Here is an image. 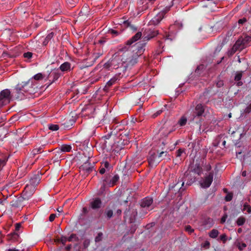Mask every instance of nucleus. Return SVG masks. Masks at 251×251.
Returning <instances> with one entry per match:
<instances>
[{
    "mask_svg": "<svg viewBox=\"0 0 251 251\" xmlns=\"http://www.w3.org/2000/svg\"><path fill=\"white\" fill-rule=\"evenodd\" d=\"M93 168L94 164L89 162L88 160L80 167L82 171H85L88 174L92 171Z\"/></svg>",
    "mask_w": 251,
    "mask_h": 251,
    "instance_id": "nucleus-16",
    "label": "nucleus"
},
{
    "mask_svg": "<svg viewBox=\"0 0 251 251\" xmlns=\"http://www.w3.org/2000/svg\"><path fill=\"white\" fill-rule=\"evenodd\" d=\"M157 44H158V47H157V49L156 50V53L157 54H159L162 52L161 49L163 48V47L162 46V43L161 41H158L157 42Z\"/></svg>",
    "mask_w": 251,
    "mask_h": 251,
    "instance_id": "nucleus-39",
    "label": "nucleus"
},
{
    "mask_svg": "<svg viewBox=\"0 0 251 251\" xmlns=\"http://www.w3.org/2000/svg\"><path fill=\"white\" fill-rule=\"evenodd\" d=\"M187 123V118L185 116H182L180 118V119L178 121V124L180 126H184Z\"/></svg>",
    "mask_w": 251,
    "mask_h": 251,
    "instance_id": "nucleus-32",
    "label": "nucleus"
},
{
    "mask_svg": "<svg viewBox=\"0 0 251 251\" xmlns=\"http://www.w3.org/2000/svg\"><path fill=\"white\" fill-rule=\"evenodd\" d=\"M58 153L62 152H70L72 150V146L70 145L63 144L58 149Z\"/></svg>",
    "mask_w": 251,
    "mask_h": 251,
    "instance_id": "nucleus-25",
    "label": "nucleus"
},
{
    "mask_svg": "<svg viewBox=\"0 0 251 251\" xmlns=\"http://www.w3.org/2000/svg\"><path fill=\"white\" fill-rule=\"evenodd\" d=\"M247 21V19L246 18H243L242 19H239L238 20V24L241 25H243Z\"/></svg>",
    "mask_w": 251,
    "mask_h": 251,
    "instance_id": "nucleus-56",
    "label": "nucleus"
},
{
    "mask_svg": "<svg viewBox=\"0 0 251 251\" xmlns=\"http://www.w3.org/2000/svg\"><path fill=\"white\" fill-rule=\"evenodd\" d=\"M41 180V175L38 173L34 175L29 180L28 183H27L24 187V188H34L37 186L39 184Z\"/></svg>",
    "mask_w": 251,
    "mask_h": 251,
    "instance_id": "nucleus-9",
    "label": "nucleus"
},
{
    "mask_svg": "<svg viewBox=\"0 0 251 251\" xmlns=\"http://www.w3.org/2000/svg\"><path fill=\"white\" fill-rule=\"evenodd\" d=\"M22 87V86H21V84L18 83L12 92L13 97H15L17 99L22 100L25 96V92H23Z\"/></svg>",
    "mask_w": 251,
    "mask_h": 251,
    "instance_id": "nucleus-8",
    "label": "nucleus"
},
{
    "mask_svg": "<svg viewBox=\"0 0 251 251\" xmlns=\"http://www.w3.org/2000/svg\"><path fill=\"white\" fill-rule=\"evenodd\" d=\"M60 76V73L58 70H54L51 71L48 75V79L51 81L50 84L57 80Z\"/></svg>",
    "mask_w": 251,
    "mask_h": 251,
    "instance_id": "nucleus-15",
    "label": "nucleus"
},
{
    "mask_svg": "<svg viewBox=\"0 0 251 251\" xmlns=\"http://www.w3.org/2000/svg\"><path fill=\"white\" fill-rule=\"evenodd\" d=\"M60 70L62 72H69L71 70V64L68 62H65L59 67Z\"/></svg>",
    "mask_w": 251,
    "mask_h": 251,
    "instance_id": "nucleus-23",
    "label": "nucleus"
},
{
    "mask_svg": "<svg viewBox=\"0 0 251 251\" xmlns=\"http://www.w3.org/2000/svg\"><path fill=\"white\" fill-rule=\"evenodd\" d=\"M31 193H28L27 191V189H24L21 195L22 197V199H28L31 196Z\"/></svg>",
    "mask_w": 251,
    "mask_h": 251,
    "instance_id": "nucleus-29",
    "label": "nucleus"
},
{
    "mask_svg": "<svg viewBox=\"0 0 251 251\" xmlns=\"http://www.w3.org/2000/svg\"><path fill=\"white\" fill-rule=\"evenodd\" d=\"M227 216L226 215H224L222 218H221V223H224L225 222L226 219L227 218Z\"/></svg>",
    "mask_w": 251,
    "mask_h": 251,
    "instance_id": "nucleus-63",
    "label": "nucleus"
},
{
    "mask_svg": "<svg viewBox=\"0 0 251 251\" xmlns=\"http://www.w3.org/2000/svg\"><path fill=\"white\" fill-rule=\"evenodd\" d=\"M142 36V32L138 31L126 41L125 46L123 48L122 50L124 52L121 56L123 62L126 64L125 67L132 66L136 64L139 56L145 51V43L137 42L132 45L141 39Z\"/></svg>",
    "mask_w": 251,
    "mask_h": 251,
    "instance_id": "nucleus-1",
    "label": "nucleus"
},
{
    "mask_svg": "<svg viewBox=\"0 0 251 251\" xmlns=\"http://www.w3.org/2000/svg\"><path fill=\"white\" fill-rule=\"evenodd\" d=\"M102 236H103V234L102 232L98 233V235L95 237V242H99L101 241V240L102 239Z\"/></svg>",
    "mask_w": 251,
    "mask_h": 251,
    "instance_id": "nucleus-43",
    "label": "nucleus"
},
{
    "mask_svg": "<svg viewBox=\"0 0 251 251\" xmlns=\"http://www.w3.org/2000/svg\"><path fill=\"white\" fill-rule=\"evenodd\" d=\"M185 229V230L189 233H191L194 231V229L190 226H186Z\"/></svg>",
    "mask_w": 251,
    "mask_h": 251,
    "instance_id": "nucleus-52",
    "label": "nucleus"
},
{
    "mask_svg": "<svg viewBox=\"0 0 251 251\" xmlns=\"http://www.w3.org/2000/svg\"><path fill=\"white\" fill-rule=\"evenodd\" d=\"M251 112V103H250L245 109V112L249 113Z\"/></svg>",
    "mask_w": 251,
    "mask_h": 251,
    "instance_id": "nucleus-59",
    "label": "nucleus"
},
{
    "mask_svg": "<svg viewBox=\"0 0 251 251\" xmlns=\"http://www.w3.org/2000/svg\"><path fill=\"white\" fill-rule=\"evenodd\" d=\"M113 211L112 210H108L105 212V214L108 219L111 218L113 216Z\"/></svg>",
    "mask_w": 251,
    "mask_h": 251,
    "instance_id": "nucleus-47",
    "label": "nucleus"
},
{
    "mask_svg": "<svg viewBox=\"0 0 251 251\" xmlns=\"http://www.w3.org/2000/svg\"><path fill=\"white\" fill-rule=\"evenodd\" d=\"M23 56L25 58L30 59L32 56V53L31 52H27L24 53Z\"/></svg>",
    "mask_w": 251,
    "mask_h": 251,
    "instance_id": "nucleus-48",
    "label": "nucleus"
},
{
    "mask_svg": "<svg viewBox=\"0 0 251 251\" xmlns=\"http://www.w3.org/2000/svg\"><path fill=\"white\" fill-rule=\"evenodd\" d=\"M21 227V224L20 223H17L15 225V230L18 231Z\"/></svg>",
    "mask_w": 251,
    "mask_h": 251,
    "instance_id": "nucleus-64",
    "label": "nucleus"
},
{
    "mask_svg": "<svg viewBox=\"0 0 251 251\" xmlns=\"http://www.w3.org/2000/svg\"><path fill=\"white\" fill-rule=\"evenodd\" d=\"M158 34V31L155 29H146L144 33V35L142 37V41L139 42L145 43V45L147 42L155 37Z\"/></svg>",
    "mask_w": 251,
    "mask_h": 251,
    "instance_id": "nucleus-6",
    "label": "nucleus"
},
{
    "mask_svg": "<svg viewBox=\"0 0 251 251\" xmlns=\"http://www.w3.org/2000/svg\"><path fill=\"white\" fill-rule=\"evenodd\" d=\"M244 210H247V211L250 213L251 212V207L250 205L247 204H245L244 205Z\"/></svg>",
    "mask_w": 251,
    "mask_h": 251,
    "instance_id": "nucleus-49",
    "label": "nucleus"
},
{
    "mask_svg": "<svg viewBox=\"0 0 251 251\" xmlns=\"http://www.w3.org/2000/svg\"><path fill=\"white\" fill-rule=\"evenodd\" d=\"M124 64L123 62V58L121 55L114 54L112 57L104 64V67L106 69H118L121 64L123 65Z\"/></svg>",
    "mask_w": 251,
    "mask_h": 251,
    "instance_id": "nucleus-3",
    "label": "nucleus"
},
{
    "mask_svg": "<svg viewBox=\"0 0 251 251\" xmlns=\"http://www.w3.org/2000/svg\"><path fill=\"white\" fill-rule=\"evenodd\" d=\"M7 161V158H6L5 157H3L1 158H0V171L5 165Z\"/></svg>",
    "mask_w": 251,
    "mask_h": 251,
    "instance_id": "nucleus-36",
    "label": "nucleus"
},
{
    "mask_svg": "<svg viewBox=\"0 0 251 251\" xmlns=\"http://www.w3.org/2000/svg\"><path fill=\"white\" fill-rule=\"evenodd\" d=\"M89 10L87 5L83 6L80 11L79 15V16H87L89 15Z\"/></svg>",
    "mask_w": 251,
    "mask_h": 251,
    "instance_id": "nucleus-27",
    "label": "nucleus"
},
{
    "mask_svg": "<svg viewBox=\"0 0 251 251\" xmlns=\"http://www.w3.org/2000/svg\"><path fill=\"white\" fill-rule=\"evenodd\" d=\"M107 171L101 165L100 167L99 172L101 175L104 174Z\"/></svg>",
    "mask_w": 251,
    "mask_h": 251,
    "instance_id": "nucleus-58",
    "label": "nucleus"
},
{
    "mask_svg": "<svg viewBox=\"0 0 251 251\" xmlns=\"http://www.w3.org/2000/svg\"><path fill=\"white\" fill-rule=\"evenodd\" d=\"M167 154V151H161L158 155V157L160 159V161L162 160L163 157L166 156Z\"/></svg>",
    "mask_w": 251,
    "mask_h": 251,
    "instance_id": "nucleus-44",
    "label": "nucleus"
},
{
    "mask_svg": "<svg viewBox=\"0 0 251 251\" xmlns=\"http://www.w3.org/2000/svg\"><path fill=\"white\" fill-rule=\"evenodd\" d=\"M204 107L201 104H198L195 108L192 111L189 120L192 124L197 125L201 127L202 122L203 121L204 115Z\"/></svg>",
    "mask_w": 251,
    "mask_h": 251,
    "instance_id": "nucleus-2",
    "label": "nucleus"
},
{
    "mask_svg": "<svg viewBox=\"0 0 251 251\" xmlns=\"http://www.w3.org/2000/svg\"><path fill=\"white\" fill-rule=\"evenodd\" d=\"M219 52H220V49L219 48V46H218L214 52L213 57H216L217 56H218L219 55Z\"/></svg>",
    "mask_w": 251,
    "mask_h": 251,
    "instance_id": "nucleus-54",
    "label": "nucleus"
},
{
    "mask_svg": "<svg viewBox=\"0 0 251 251\" xmlns=\"http://www.w3.org/2000/svg\"><path fill=\"white\" fill-rule=\"evenodd\" d=\"M237 247L240 251H242L244 248L247 247V245L244 243H242L241 244L238 243L237 244Z\"/></svg>",
    "mask_w": 251,
    "mask_h": 251,
    "instance_id": "nucleus-46",
    "label": "nucleus"
},
{
    "mask_svg": "<svg viewBox=\"0 0 251 251\" xmlns=\"http://www.w3.org/2000/svg\"><path fill=\"white\" fill-rule=\"evenodd\" d=\"M241 40H242V43L245 48L250 46V43L251 41V36H241L240 37Z\"/></svg>",
    "mask_w": 251,
    "mask_h": 251,
    "instance_id": "nucleus-22",
    "label": "nucleus"
},
{
    "mask_svg": "<svg viewBox=\"0 0 251 251\" xmlns=\"http://www.w3.org/2000/svg\"><path fill=\"white\" fill-rule=\"evenodd\" d=\"M242 42V40H241L240 38H239L232 47V50L234 52L238 50H242L245 49Z\"/></svg>",
    "mask_w": 251,
    "mask_h": 251,
    "instance_id": "nucleus-19",
    "label": "nucleus"
},
{
    "mask_svg": "<svg viewBox=\"0 0 251 251\" xmlns=\"http://www.w3.org/2000/svg\"><path fill=\"white\" fill-rule=\"evenodd\" d=\"M243 72L241 71V72H238L236 73V74L235 76V77H234V80L236 81H239L241 79V78H242V75H243Z\"/></svg>",
    "mask_w": 251,
    "mask_h": 251,
    "instance_id": "nucleus-38",
    "label": "nucleus"
},
{
    "mask_svg": "<svg viewBox=\"0 0 251 251\" xmlns=\"http://www.w3.org/2000/svg\"><path fill=\"white\" fill-rule=\"evenodd\" d=\"M78 240V237L75 234H72L68 238V241L69 242H74L77 241Z\"/></svg>",
    "mask_w": 251,
    "mask_h": 251,
    "instance_id": "nucleus-35",
    "label": "nucleus"
},
{
    "mask_svg": "<svg viewBox=\"0 0 251 251\" xmlns=\"http://www.w3.org/2000/svg\"><path fill=\"white\" fill-rule=\"evenodd\" d=\"M121 174H122V176L121 177L122 183H126L128 180V176L127 174H123L122 173Z\"/></svg>",
    "mask_w": 251,
    "mask_h": 251,
    "instance_id": "nucleus-40",
    "label": "nucleus"
},
{
    "mask_svg": "<svg viewBox=\"0 0 251 251\" xmlns=\"http://www.w3.org/2000/svg\"><path fill=\"white\" fill-rule=\"evenodd\" d=\"M148 160L150 166L151 167L156 166L160 162V159L158 157V155L155 152L151 151L150 152Z\"/></svg>",
    "mask_w": 251,
    "mask_h": 251,
    "instance_id": "nucleus-12",
    "label": "nucleus"
},
{
    "mask_svg": "<svg viewBox=\"0 0 251 251\" xmlns=\"http://www.w3.org/2000/svg\"><path fill=\"white\" fill-rule=\"evenodd\" d=\"M59 126L57 125L51 124L49 125V129L52 131H57L59 129Z\"/></svg>",
    "mask_w": 251,
    "mask_h": 251,
    "instance_id": "nucleus-41",
    "label": "nucleus"
},
{
    "mask_svg": "<svg viewBox=\"0 0 251 251\" xmlns=\"http://www.w3.org/2000/svg\"><path fill=\"white\" fill-rule=\"evenodd\" d=\"M56 217V214H51L50 217H49V220L50 222H52L55 218Z\"/></svg>",
    "mask_w": 251,
    "mask_h": 251,
    "instance_id": "nucleus-61",
    "label": "nucleus"
},
{
    "mask_svg": "<svg viewBox=\"0 0 251 251\" xmlns=\"http://www.w3.org/2000/svg\"><path fill=\"white\" fill-rule=\"evenodd\" d=\"M120 175L118 174L115 175L110 179L107 180L104 179L103 180L104 187H113L116 185L120 180Z\"/></svg>",
    "mask_w": 251,
    "mask_h": 251,
    "instance_id": "nucleus-11",
    "label": "nucleus"
},
{
    "mask_svg": "<svg viewBox=\"0 0 251 251\" xmlns=\"http://www.w3.org/2000/svg\"><path fill=\"white\" fill-rule=\"evenodd\" d=\"M100 165L106 169L107 172H109L112 169V166L106 159H103L100 162Z\"/></svg>",
    "mask_w": 251,
    "mask_h": 251,
    "instance_id": "nucleus-24",
    "label": "nucleus"
},
{
    "mask_svg": "<svg viewBox=\"0 0 251 251\" xmlns=\"http://www.w3.org/2000/svg\"><path fill=\"white\" fill-rule=\"evenodd\" d=\"M206 67L204 64H201L197 67L194 73L191 74V77L197 78L199 77L203 76L205 75Z\"/></svg>",
    "mask_w": 251,
    "mask_h": 251,
    "instance_id": "nucleus-13",
    "label": "nucleus"
},
{
    "mask_svg": "<svg viewBox=\"0 0 251 251\" xmlns=\"http://www.w3.org/2000/svg\"><path fill=\"white\" fill-rule=\"evenodd\" d=\"M213 175L210 173L208 176H206L201 183V185L203 188L209 187L213 181Z\"/></svg>",
    "mask_w": 251,
    "mask_h": 251,
    "instance_id": "nucleus-14",
    "label": "nucleus"
},
{
    "mask_svg": "<svg viewBox=\"0 0 251 251\" xmlns=\"http://www.w3.org/2000/svg\"><path fill=\"white\" fill-rule=\"evenodd\" d=\"M193 172L199 175H200L202 173V168L199 164H196L195 168L193 169Z\"/></svg>",
    "mask_w": 251,
    "mask_h": 251,
    "instance_id": "nucleus-31",
    "label": "nucleus"
},
{
    "mask_svg": "<svg viewBox=\"0 0 251 251\" xmlns=\"http://www.w3.org/2000/svg\"><path fill=\"white\" fill-rule=\"evenodd\" d=\"M57 241L61 242L63 245H65L67 241H68V238L65 236H62L60 239H57Z\"/></svg>",
    "mask_w": 251,
    "mask_h": 251,
    "instance_id": "nucleus-42",
    "label": "nucleus"
},
{
    "mask_svg": "<svg viewBox=\"0 0 251 251\" xmlns=\"http://www.w3.org/2000/svg\"><path fill=\"white\" fill-rule=\"evenodd\" d=\"M171 7V6H166L149 22V25L154 26L158 25L163 19L166 13L170 10Z\"/></svg>",
    "mask_w": 251,
    "mask_h": 251,
    "instance_id": "nucleus-4",
    "label": "nucleus"
},
{
    "mask_svg": "<svg viewBox=\"0 0 251 251\" xmlns=\"http://www.w3.org/2000/svg\"><path fill=\"white\" fill-rule=\"evenodd\" d=\"M152 199L149 197L145 198L141 202V206L143 208H148L152 203Z\"/></svg>",
    "mask_w": 251,
    "mask_h": 251,
    "instance_id": "nucleus-18",
    "label": "nucleus"
},
{
    "mask_svg": "<svg viewBox=\"0 0 251 251\" xmlns=\"http://www.w3.org/2000/svg\"><path fill=\"white\" fill-rule=\"evenodd\" d=\"M184 152V149H179L177 151H176V156L177 157H180L182 153L183 152Z\"/></svg>",
    "mask_w": 251,
    "mask_h": 251,
    "instance_id": "nucleus-51",
    "label": "nucleus"
},
{
    "mask_svg": "<svg viewBox=\"0 0 251 251\" xmlns=\"http://www.w3.org/2000/svg\"><path fill=\"white\" fill-rule=\"evenodd\" d=\"M162 110H159L157 111H156L155 113H154L152 116L153 118H155L160 115L162 113Z\"/></svg>",
    "mask_w": 251,
    "mask_h": 251,
    "instance_id": "nucleus-57",
    "label": "nucleus"
},
{
    "mask_svg": "<svg viewBox=\"0 0 251 251\" xmlns=\"http://www.w3.org/2000/svg\"><path fill=\"white\" fill-rule=\"evenodd\" d=\"M22 199L18 198L11 202V205L12 207L17 208H21L23 207Z\"/></svg>",
    "mask_w": 251,
    "mask_h": 251,
    "instance_id": "nucleus-20",
    "label": "nucleus"
},
{
    "mask_svg": "<svg viewBox=\"0 0 251 251\" xmlns=\"http://www.w3.org/2000/svg\"><path fill=\"white\" fill-rule=\"evenodd\" d=\"M54 35V33L53 32H50L49 33L44 39V41L43 43L44 46H46L49 43V41L51 40V39L53 37Z\"/></svg>",
    "mask_w": 251,
    "mask_h": 251,
    "instance_id": "nucleus-30",
    "label": "nucleus"
},
{
    "mask_svg": "<svg viewBox=\"0 0 251 251\" xmlns=\"http://www.w3.org/2000/svg\"><path fill=\"white\" fill-rule=\"evenodd\" d=\"M219 234V231L216 229H212L209 233V235L210 237L214 238L218 236Z\"/></svg>",
    "mask_w": 251,
    "mask_h": 251,
    "instance_id": "nucleus-34",
    "label": "nucleus"
},
{
    "mask_svg": "<svg viewBox=\"0 0 251 251\" xmlns=\"http://www.w3.org/2000/svg\"><path fill=\"white\" fill-rule=\"evenodd\" d=\"M19 84H21V86H22V90L25 94H32L35 93L36 90L34 87L35 85L33 84L32 81L29 80L27 81L22 82Z\"/></svg>",
    "mask_w": 251,
    "mask_h": 251,
    "instance_id": "nucleus-7",
    "label": "nucleus"
},
{
    "mask_svg": "<svg viewBox=\"0 0 251 251\" xmlns=\"http://www.w3.org/2000/svg\"><path fill=\"white\" fill-rule=\"evenodd\" d=\"M13 97L12 93L9 89H6L0 92V104L5 105L9 103Z\"/></svg>",
    "mask_w": 251,
    "mask_h": 251,
    "instance_id": "nucleus-5",
    "label": "nucleus"
},
{
    "mask_svg": "<svg viewBox=\"0 0 251 251\" xmlns=\"http://www.w3.org/2000/svg\"><path fill=\"white\" fill-rule=\"evenodd\" d=\"M101 201L99 198L93 199L90 202V206L93 209H97L100 208Z\"/></svg>",
    "mask_w": 251,
    "mask_h": 251,
    "instance_id": "nucleus-17",
    "label": "nucleus"
},
{
    "mask_svg": "<svg viewBox=\"0 0 251 251\" xmlns=\"http://www.w3.org/2000/svg\"><path fill=\"white\" fill-rule=\"evenodd\" d=\"M123 23L126 27H129L130 28H132V27H133V25H131L130 23L128 21H124Z\"/></svg>",
    "mask_w": 251,
    "mask_h": 251,
    "instance_id": "nucleus-53",
    "label": "nucleus"
},
{
    "mask_svg": "<svg viewBox=\"0 0 251 251\" xmlns=\"http://www.w3.org/2000/svg\"><path fill=\"white\" fill-rule=\"evenodd\" d=\"M75 118L72 117L69 120H66L63 124L64 127L66 128H70L75 123Z\"/></svg>",
    "mask_w": 251,
    "mask_h": 251,
    "instance_id": "nucleus-21",
    "label": "nucleus"
},
{
    "mask_svg": "<svg viewBox=\"0 0 251 251\" xmlns=\"http://www.w3.org/2000/svg\"><path fill=\"white\" fill-rule=\"evenodd\" d=\"M224 193L226 195L225 197V200L226 201H230L233 198V193L232 192H228L227 189H223Z\"/></svg>",
    "mask_w": 251,
    "mask_h": 251,
    "instance_id": "nucleus-28",
    "label": "nucleus"
},
{
    "mask_svg": "<svg viewBox=\"0 0 251 251\" xmlns=\"http://www.w3.org/2000/svg\"><path fill=\"white\" fill-rule=\"evenodd\" d=\"M90 244V241L89 240H85L83 242V245L85 248H87Z\"/></svg>",
    "mask_w": 251,
    "mask_h": 251,
    "instance_id": "nucleus-62",
    "label": "nucleus"
},
{
    "mask_svg": "<svg viewBox=\"0 0 251 251\" xmlns=\"http://www.w3.org/2000/svg\"><path fill=\"white\" fill-rule=\"evenodd\" d=\"M226 236L225 234H222L221 235V241H223L224 243H225V242L226 241Z\"/></svg>",
    "mask_w": 251,
    "mask_h": 251,
    "instance_id": "nucleus-60",
    "label": "nucleus"
},
{
    "mask_svg": "<svg viewBox=\"0 0 251 251\" xmlns=\"http://www.w3.org/2000/svg\"><path fill=\"white\" fill-rule=\"evenodd\" d=\"M44 147V146H42L40 147L39 149H35L33 150L34 153H39L42 152V150L43 148Z\"/></svg>",
    "mask_w": 251,
    "mask_h": 251,
    "instance_id": "nucleus-55",
    "label": "nucleus"
},
{
    "mask_svg": "<svg viewBox=\"0 0 251 251\" xmlns=\"http://www.w3.org/2000/svg\"><path fill=\"white\" fill-rule=\"evenodd\" d=\"M43 78V76L41 73H38L34 76V79L37 80H41Z\"/></svg>",
    "mask_w": 251,
    "mask_h": 251,
    "instance_id": "nucleus-45",
    "label": "nucleus"
},
{
    "mask_svg": "<svg viewBox=\"0 0 251 251\" xmlns=\"http://www.w3.org/2000/svg\"><path fill=\"white\" fill-rule=\"evenodd\" d=\"M210 246L209 242L206 241L203 243L201 244V247L204 249H208Z\"/></svg>",
    "mask_w": 251,
    "mask_h": 251,
    "instance_id": "nucleus-50",
    "label": "nucleus"
},
{
    "mask_svg": "<svg viewBox=\"0 0 251 251\" xmlns=\"http://www.w3.org/2000/svg\"><path fill=\"white\" fill-rule=\"evenodd\" d=\"M108 33L112 34L113 37H116L122 33V31L120 30V31H119L118 30H114L113 29H110L108 30Z\"/></svg>",
    "mask_w": 251,
    "mask_h": 251,
    "instance_id": "nucleus-33",
    "label": "nucleus"
},
{
    "mask_svg": "<svg viewBox=\"0 0 251 251\" xmlns=\"http://www.w3.org/2000/svg\"><path fill=\"white\" fill-rule=\"evenodd\" d=\"M174 130L170 122H165L159 129V132L163 136L167 137Z\"/></svg>",
    "mask_w": 251,
    "mask_h": 251,
    "instance_id": "nucleus-10",
    "label": "nucleus"
},
{
    "mask_svg": "<svg viewBox=\"0 0 251 251\" xmlns=\"http://www.w3.org/2000/svg\"><path fill=\"white\" fill-rule=\"evenodd\" d=\"M118 79V76L115 75L114 77H113L112 78H111L106 83L104 89L106 90L109 87L111 86L113 84H114L116 81Z\"/></svg>",
    "mask_w": 251,
    "mask_h": 251,
    "instance_id": "nucleus-26",
    "label": "nucleus"
},
{
    "mask_svg": "<svg viewBox=\"0 0 251 251\" xmlns=\"http://www.w3.org/2000/svg\"><path fill=\"white\" fill-rule=\"evenodd\" d=\"M245 218L243 217H239V218H238V219L236 221L237 225L239 226L243 225L245 223Z\"/></svg>",
    "mask_w": 251,
    "mask_h": 251,
    "instance_id": "nucleus-37",
    "label": "nucleus"
}]
</instances>
